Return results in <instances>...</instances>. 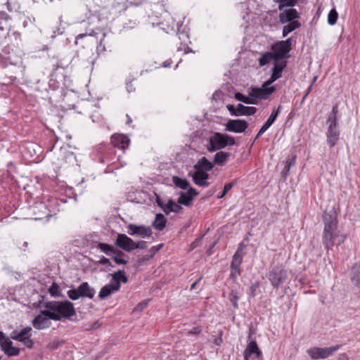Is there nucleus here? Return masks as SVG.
<instances>
[{
	"mask_svg": "<svg viewBox=\"0 0 360 360\" xmlns=\"http://www.w3.org/2000/svg\"><path fill=\"white\" fill-rule=\"evenodd\" d=\"M226 108L232 116L238 117L237 107L235 108L233 105H228Z\"/></svg>",
	"mask_w": 360,
	"mask_h": 360,
	"instance_id": "47",
	"label": "nucleus"
},
{
	"mask_svg": "<svg viewBox=\"0 0 360 360\" xmlns=\"http://www.w3.org/2000/svg\"><path fill=\"white\" fill-rule=\"evenodd\" d=\"M300 23L298 21L290 22L288 25H285L283 28V37H286L289 33L294 31L300 27Z\"/></svg>",
	"mask_w": 360,
	"mask_h": 360,
	"instance_id": "30",
	"label": "nucleus"
},
{
	"mask_svg": "<svg viewBox=\"0 0 360 360\" xmlns=\"http://www.w3.org/2000/svg\"><path fill=\"white\" fill-rule=\"evenodd\" d=\"M49 292L52 297H60L63 296L60 292L59 285L55 283H53L49 288Z\"/></svg>",
	"mask_w": 360,
	"mask_h": 360,
	"instance_id": "37",
	"label": "nucleus"
},
{
	"mask_svg": "<svg viewBox=\"0 0 360 360\" xmlns=\"http://www.w3.org/2000/svg\"><path fill=\"white\" fill-rule=\"evenodd\" d=\"M340 347V345H335L325 348L312 347L309 349L307 352L313 359H326L338 351Z\"/></svg>",
	"mask_w": 360,
	"mask_h": 360,
	"instance_id": "7",
	"label": "nucleus"
},
{
	"mask_svg": "<svg viewBox=\"0 0 360 360\" xmlns=\"http://www.w3.org/2000/svg\"><path fill=\"white\" fill-rule=\"evenodd\" d=\"M351 280L354 285L360 288V263L355 264L353 266Z\"/></svg>",
	"mask_w": 360,
	"mask_h": 360,
	"instance_id": "24",
	"label": "nucleus"
},
{
	"mask_svg": "<svg viewBox=\"0 0 360 360\" xmlns=\"http://www.w3.org/2000/svg\"><path fill=\"white\" fill-rule=\"evenodd\" d=\"M271 60H274V56L273 53L266 52L264 53L262 57L259 59V64L260 66H264L270 63Z\"/></svg>",
	"mask_w": 360,
	"mask_h": 360,
	"instance_id": "35",
	"label": "nucleus"
},
{
	"mask_svg": "<svg viewBox=\"0 0 360 360\" xmlns=\"http://www.w3.org/2000/svg\"><path fill=\"white\" fill-rule=\"evenodd\" d=\"M167 219L165 216L162 214L159 213L156 214L155 220L153 222V226L155 229L162 231L165 227Z\"/></svg>",
	"mask_w": 360,
	"mask_h": 360,
	"instance_id": "25",
	"label": "nucleus"
},
{
	"mask_svg": "<svg viewBox=\"0 0 360 360\" xmlns=\"http://www.w3.org/2000/svg\"><path fill=\"white\" fill-rule=\"evenodd\" d=\"M147 304H148V302H140L139 304H138L136 305L134 310L136 311L140 312V311H143L146 307Z\"/></svg>",
	"mask_w": 360,
	"mask_h": 360,
	"instance_id": "48",
	"label": "nucleus"
},
{
	"mask_svg": "<svg viewBox=\"0 0 360 360\" xmlns=\"http://www.w3.org/2000/svg\"><path fill=\"white\" fill-rule=\"evenodd\" d=\"M29 335H23L18 333V331L13 330L11 333V338L17 341H21L23 338H26Z\"/></svg>",
	"mask_w": 360,
	"mask_h": 360,
	"instance_id": "43",
	"label": "nucleus"
},
{
	"mask_svg": "<svg viewBox=\"0 0 360 360\" xmlns=\"http://www.w3.org/2000/svg\"><path fill=\"white\" fill-rule=\"evenodd\" d=\"M266 131L265 129H264L262 127L259 129V132L257 133L256 136V139H258L260 136H262L264 132Z\"/></svg>",
	"mask_w": 360,
	"mask_h": 360,
	"instance_id": "59",
	"label": "nucleus"
},
{
	"mask_svg": "<svg viewBox=\"0 0 360 360\" xmlns=\"http://www.w3.org/2000/svg\"><path fill=\"white\" fill-rule=\"evenodd\" d=\"M236 141L233 137L219 132H215L210 137L207 148L210 152H214L224 148L228 146H234Z\"/></svg>",
	"mask_w": 360,
	"mask_h": 360,
	"instance_id": "4",
	"label": "nucleus"
},
{
	"mask_svg": "<svg viewBox=\"0 0 360 360\" xmlns=\"http://www.w3.org/2000/svg\"><path fill=\"white\" fill-rule=\"evenodd\" d=\"M349 358L345 354H341L338 357L337 360H348Z\"/></svg>",
	"mask_w": 360,
	"mask_h": 360,
	"instance_id": "58",
	"label": "nucleus"
},
{
	"mask_svg": "<svg viewBox=\"0 0 360 360\" xmlns=\"http://www.w3.org/2000/svg\"><path fill=\"white\" fill-rule=\"evenodd\" d=\"M147 248V243L143 240H139L138 242L134 241V250L136 249H146Z\"/></svg>",
	"mask_w": 360,
	"mask_h": 360,
	"instance_id": "45",
	"label": "nucleus"
},
{
	"mask_svg": "<svg viewBox=\"0 0 360 360\" xmlns=\"http://www.w3.org/2000/svg\"><path fill=\"white\" fill-rule=\"evenodd\" d=\"M11 339V338H7L2 331H0V346L1 350L8 356H18L20 354V349L13 346Z\"/></svg>",
	"mask_w": 360,
	"mask_h": 360,
	"instance_id": "8",
	"label": "nucleus"
},
{
	"mask_svg": "<svg viewBox=\"0 0 360 360\" xmlns=\"http://www.w3.org/2000/svg\"><path fill=\"white\" fill-rule=\"evenodd\" d=\"M32 331L31 327H25L22 328L20 331H18L19 334L23 335H31L30 333Z\"/></svg>",
	"mask_w": 360,
	"mask_h": 360,
	"instance_id": "50",
	"label": "nucleus"
},
{
	"mask_svg": "<svg viewBox=\"0 0 360 360\" xmlns=\"http://www.w3.org/2000/svg\"><path fill=\"white\" fill-rule=\"evenodd\" d=\"M186 193L189 195L190 196H192V200L193 199V197L198 195V192L193 188L189 187Z\"/></svg>",
	"mask_w": 360,
	"mask_h": 360,
	"instance_id": "49",
	"label": "nucleus"
},
{
	"mask_svg": "<svg viewBox=\"0 0 360 360\" xmlns=\"http://www.w3.org/2000/svg\"><path fill=\"white\" fill-rule=\"evenodd\" d=\"M112 281L117 282L118 281L120 284L121 282L124 283H127L128 282V278L124 274V272L122 270H119L117 272H115L112 274Z\"/></svg>",
	"mask_w": 360,
	"mask_h": 360,
	"instance_id": "32",
	"label": "nucleus"
},
{
	"mask_svg": "<svg viewBox=\"0 0 360 360\" xmlns=\"http://www.w3.org/2000/svg\"><path fill=\"white\" fill-rule=\"evenodd\" d=\"M338 112V105H334L333 107L331 114L327 120V124H328V128L326 133L327 143L330 148L334 147L339 139L340 131L338 127L337 122Z\"/></svg>",
	"mask_w": 360,
	"mask_h": 360,
	"instance_id": "3",
	"label": "nucleus"
},
{
	"mask_svg": "<svg viewBox=\"0 0 360 360\" xmlns=\"http://www.w3.org/2000/svg\"><path fill=\"white\" fill-rule=\"evenodd\" d=\"M98 248L101 249L102 252L105 254L110 255L111 253L116 254L119 256L123 255V252L120 250L115 249L112 245H110L106 243H98Z\"/></svg>",
	"mask_w": 360,
	"mask_h": 360,
	"instance_id": "28",
	"label": "nucleus"
},
{
	"mask_svg": "<svg viewBox=\"0 0 360 360\" xmlns=\"http://www.w3.org/2000/svg\"><path fill=\"white\" fill-rule=\"evenodd\" d=\"M86 36V34H79V35L77 36L76 41H77L79 39H82ZM75 43L77 44V41H75Z\"/></svg>",
	"mask_w": 360,
	"mask_h": 360,
	"instance_id": "61",
	"label": "nucleus"
},
{
	"mask_svg": "<svg viewBox=\"0 0 360 360\" xmlns=\"http://www.w3.org/2000/svg\"><path fill=\"white\" fill-rule=\"evenodd\" d=\"M127 117H128L127 124H129V123L131 122V117H129L128 115H127Z\"/></svg>",
	"mask_w": 360,
	"mask_h": 360,
	"instance_id": "63",
	"label": "nucleus"
},
{
	"mask_svg": "<svg viewBox=\"0 0 360 360\" xmlns=\"http://www.w3.org/2000/svg\"><path fill=\"white\" fill-rule=\"evenodd\" d=\"M235 184H236V181H233V182L226 184L224 186V189H223L220 195H219L217 196V198L219 199H221V198H224L226 195L228 191H229L233 188V186L235 185Z\"/></svg>",
	"mask_w": 360,
	"mask_h": 360,
	"instance_id": "40",
	"label": "nucleus"
},
{
	"mask_svg": "<svg viewBox=\"0 0 360 360\" xmlns=\"http://www.w3.org/2000/svg\"><path fill=\"white\" fill-rule=\"evenodd\" d=\"M156 203L158 207H160L162 211L164 210V206L165 205V203L161 200V198L159 196H156Z\"/></svg>",
	"mask_w": 360,
	"mask_h": 360,
	"instance_id": "54",
	"label": "nucleus"
},
{
	"mask_svg": "<svg viewBox=\"0 0 360 360\" xmlns=\"http://www.w3.org/2000/svg\"><path fill=\"white\" fill-rule=\"evenodd\" d=\"M8 18V15L5 12H0V19L7 20Z\"/></svg>",
	"mask_w": 360,
	"mask_h": 360,
	"instance_id": "56",
	"label": "nucleus"
},
{
	"mask_svg": "<svg viewBox=\"0 0 360 360\" xmlns=\"http://www.w3.org/2000/svg\"><path fill=\"white\" fill-rule=\"evenodd\" d=\"M324 230L323 233V242L325 248L329 250L335 243L339 245L347 238L345 234H340L337 231V220L335 217L325 212L323 216Z\"/></svg>",
	"mask_w": 360,
	"mask_h": 360,
	"instance_id": "2",
	"label": "nucleus"
},
{
	"mask_svg": "<svg viewBox=\"0 0 360 360\" xmlns=\"http://www.w3.org/2000/svg\"><path fill=\"white\" fill-rule=\"evenodd\" d=\"M295 158H296V157L294 156L292 158H290V159L287 160L286 165L285 166V170L286 173L288 172V171L290 170V167L295 165Z\"/></svg>",
	"mask_w": 360,
	"mask_h": 360,
	"instance_id": "46",
	"label": "nucleus"
},
{
	"mask_svg": "<svg viewBox=\"0 0 360 360\" xmlns=\"http://www.w3.org/2000/svg\"><path fill=\"white\" fill-rule=\"evenodd\" d=\"M31 335H29L28 337H27L26 338H23L21 341H20V342H22L27 348H29V349H31L33 347V345H34V342L33 340L30 338Z\"/></svg>",
	"mask_w": 360,
	"mask_h": 360,
	"instance_id": "44",
	"label": "nucleus"
},
{
	"mask_svg": "<svg viewBox=\"0 0 360 360\" xmlns=\"http://www.w3.org/2000/svg\"><path fill=\"white\" fill-rule=\"evenodd\" d=\"M63 341H60L58 339H54L48 344L47 347L50 349H56L58 348L61 345H63Z\"/></svg>",
	"mask_w": 360,
	"mask_h": 360,
	"instance_id": "41",
	"label": "nucleus"
},
{
	"mask_svg": "<svg viewBox=\"0 0 360 360\" xmlns=\"http://www.w3.org/2000/svg\"><path fill=\"white\" fill-rule=\"evenodd\" d=\"M182 210L181 204L176 202L172 199H169L168 202L164 206L163 212L166 214H169L170 212L179 213Z\"/></svg>",
	"mask_w": 360,
	"mask_h": 360,
	"instance_id": "21",
	"label": "nucleus"
},
{
	"mask_svg": "<svg viewBox=\"0 0 360 360\" xmlns=\"http://www.w3.org/2000/svg\"><path fill=\"white\" fill-rule=\"evenodd\" d=\"M285 67V63H278V61L276 62L272 68V74H276V77L281 78L282 76L283 70L284 69Z\"/></svg>",
	"mask_w": 360,
	"mask_h": 360,
	"instance_id": "36",
	"label": "nucleus"
},
{
	"mask_svg": "<svg viewBox=\"0 0 360 360\" xmlns=\"http://www.w3.org/2000/svg\"><path fill=\"white\" fill-rule=\"evenodd\" d=\"M239 293L236 290H232L229 294V300L235 309L238 308V301L239 300Z\"/></svg>",
	"mask_w": 360,
	"mask_h": 360,
	"instance_id": "38",
	"label": "nucleus"
},
{
	"mask_svg": "<svg viewBox=\"0 0 360 360\" xmlns=\"http://www.w3.org/2000/svg\"><path fill=\"white\" fill-rule=\"evenodd\" d=\"M248 123L242 120H229L226 124V130L234 133H242L248 128Z\"/></svg>",
	"mask_w": 360,
	"mask_h": 360,
	"instance_id": "12",
	"label": "nucleus"
},
{
	"mask_svg": "<svg viewBox=\"0 0 360 360\" xmlns=\"http://www.w3.org/2000/svg\"><path fill=\"white\" fill-rule=\"evenodd\" d=\"M238 117L243 115H252L257 112L255 107L245 106L243 104H238L237 105Z\"/></svg>",
	"mask_w": 360,
	"mask_h": 360,
	"instance_id": "23",
	"label": "nucleus"
},
{
	"mask_svg": "<svg viewBox=\"0 0 360 360\" xmlns=\"http://www.w3.org/2000/svg\"><path fill=\"white\" fill-rule=\"evenodd\" d=\"M67 294L69 298L71 299L72 300H77L80 297V295L79 293V291H77V288L69 290L67 292Z\"/></svg>",
	"mask_w": 360,
	"mask_h": 360,
	"instance_id": "42",
	"label": "nucleus"
},
{
	"mask_svg": "<svg viewBox=\"0 0 360 360\" xmlns=\"http://www.w3.org/2000/svg\"><path fill=\"white\" fill-rule=\"evenodd\" d=\"M311 87H312V84L309 86L307 91V93L305 94V95L304 96L303 98L304 99L309 94V93L310 92L311 89Z\"/></svg>",
	"mask_w": 360,
	"mask_h": 360,
	"instance_id": "62",
	"label": "nucleus"
},
{
	"mask_svg": "<svg viewBox=\"0 0 360 360\" xmlns=\"http://www.w3.org/2000/svg\"><path fill=\"white\" fill-rule=\"evenodd\" d=\"M77 291L82 297H88L92 299L95 295V290L91 288L87 282H83L77 288Z\"/></svg>",
	"mask_w": 360,
	"mask_h": 360,
	"instance_id": "20",
	"label": "nucleus"
},
{
	"mask_svg": "<svg viewBox=\"0 0 360 360\" xmlns=\"http://www.w3.org/2000/svg\"><path fill=\"white\" fill-rule=\"evenodd\" d=\"M292 39L288 38L285 41H281L272 46L274 61L277 62L288 56L291 49Z\"/></svg>",
	"mask_w": 360,
	"mask_h": 360,
	"instance_id": "5",
	"label": "nucleus"
},
{
	"mask_svg": "<svg viewBox=\"0 0 360 360\" xmlns=\"http://www.w3.org/2000/svg\"><path fill=\"white\" fill-rule=\"evenodd\" d=\"M127 229V233L130 236H138L143 238L150 237L153 233L150 227L133 224H129Z\"/></svg>",
	"mask_w": 360,
	"mask_h": 360,
	"instance_id": "10",
	"label": "nucleus"
},
{
	"mask_svg": "<svg viewBox=\"0 0 360 360\" xmlns=\"http://www.w3.org/2000/svg\"><path fill=\"white\" fill-rule=\"evenodd\" d=\"M338 17V13L335 8L330 10L328 15V22L330 25L336 23Z\"/></svg>",
	"mask_w": 360,
	"mask_h": 360,
	"instance_id": "39",
	"label": "nucleus"
},
{
	"mask_svg": "<svg viewBox=\"0 0 360 360\" xmlns=\"http://www.w3.org/2000/svg\"><path fill=\"white\" fill-rule=\"evenodd\" d=\"M99 263L103 265L110 264V260L105 257L101 258Z\"/></svg>",
	"mask_w": 360,
	"mask_h": 360,
	"instance_id": "55",
	"label": "nucleus"
},
{
	"mask_svg": "<svg viewBox=\"0 0 360 360\" xmlns=\"http://www.w3.org/2000/svg\"><path fill=\"white\" fill-rule=\"evenodd\" d=\"M200 328L199 327H195L192 330L190 331L191 334H198L200 333Z\"/></svg>",
	"mask_w": 360,
	"mask_h": 360,
	"instance_id": "57",
	"label": "nucleus"
},
{
	"mask_svg": "<svg viewBox=\"0 0 360 360\" xmlns=\"http://www.w3.org/2000/svg\"><path fill=\"white\" fill-rule=\"evenodd\" d=\"M201 277L199 278L197 281H195L191 285V290H193L195 288L196 285L199 283V281L201 280Z\"/></svg>",
	"mask_w": 360,
	"mask_h": 360,
	"instance_id": "60",
	"label": "nucleus"
},
{
	"mask_svg": "<svg viewBox=\"0 0 360 360\" xmlns=\"http://www.w3.org/2000/svg\"><path fill=\"white\" fill-rule=\"evenodd\" d=\"M111 141L115 147L123 150L128 148L130 143L129 139L123 134H115L112 136Z\"/></svg>",
	"mask_w": 360,
	"mask_h": 360,
	"instance_id": "18",
	"label": "nucleus"
},
{
	"mask_svg": "<svg viewBox=\"0 0 360 360\" xmlns=\"http://www.w3.org/2000/svg\"><path fill=\"white\" fill-rule=\"evenodd\" d=\"M172 182L176 187L181 189L185 190L189 187V182L186 179H181L177 176L172 177Z\"/></svg>",
	"mask_w": 360,
	"mask_h": 360,
	"instance_id": "31",
	"label": "nucleus"
},
{
	"mask_svg": "<svg viewBox=\"0 0 360 360\" xmlns=\"http://www.w3.org/2000/svg\"><path fill=\"white\" fill-rule=\"evenodd\" d=\"M44 307L46 308L44 314L53 321L70 319L76 314L74 304L68 300L46 302Z\"/></svg>",
	"mask_w": 360,
	"mask_h": 360,
	"instance_id": "1",
	"label": "nucleus"
},
{
	"mask_svg": "<svg viewBox=\"0 0 360 360\" xmlns=\"http://www.w3.org/2000/svg\"><path fill=\"white\" fill-rule=\"evenodd\" d=\"M257 88H252L249 93L248 96H245L240 92H237L234 95V98L239 101H241L245 104H257V99H260V97H257V95L259 94L256 92Z\"/></svg>",
	"mask_w": 360,
	"mask_h": 360,
	"instance_id": "13",
	"label": "nucleus"
},
{
	"mask_svg": "<svg viewBox=\"0 0 360 360\" xmlns=\"http://www.w3.org/2000/svg\"><path fill=\"white\" fill-rule=\"evenodd\" d=\"M279 79L276 77V75L271 74L270 78L266 81L260 88L257 89L256 92L259 94H258L257 95V97H260V100L266 99L269 98V96L275 91L276 88L275 86H270V85L274 83L276 80Z\"/></svg>",
	"mask_w": 360,
	"mask_h": 360,
	"instance_id": "9",
	"label": "nucleus"
},
{
	"mask_svg": "<svg viewBox=\"0 0 360 360\" xmlns=\"http://www.w3.org/2000/svg\"><path fill=\"white\" fill-rule=\"evenodd\" d=\"M243 247L241 245L238 248L237 251L235 252V254L233 257L232 262H231V268L240 267V265L243 260Z\"/></svg>",
	"mask_w": 360,
	"mask_h": 360,
	"instance_id": "26",
	"label": "nucleus"
},
{
	"mask_svg": "<svg viewBox=\"0 0 360 360\" xmlns=\"http://www.w3.org/2000/svg\"><path fill=\"white\" fill-rule=\"evenodd\" d=\"M46 311L45 310H42L40 314L35 316V318L32 321V325L34 328L37 330H43L50 327L51 320L47 315L44 314Z\"/></svg>",
	"mask_w": 360,
	"mask_h": 360,
	"instance_id": "14",
	"label": "nucleus"
},
{
	"mask_svg": "<svg viewBox=\"0 0 360 360\" xmlns=\"http://www.w3.org/2000/svg\"><path fill=\"white\" fill-rule=\"evenodd\" d=\"M163 246V244H160L158 246H153L151 248L150 251L152 252L151 257H153L157 252H158L162 247Z\"/></svg>",
	"mask_w": 360,
	"mask_h": 360,
	"instance_id": "52",
	"label": "nucleus"
},
{
	"mask_svg": "<svg viewBox=\"0 0 360 360\" xmlns=\"http://www.w3.org/2000/svg\"><path fill=\"white\" fill-rule=\"evenodd\" d=\"M113 259L115 260V262L117 263V264H126L127 263V261L125 260V259H123L120 257H119L118 256H115L113 257Z\"/></svg>",
	"mask_w": 360,
	"mask_h": 360,
	"instance_id": "53",
	"label": "nucleus"
},
{
	"mask_svg": "<svg viewBox=\"0 0 360 360\" xmlns=\"http://www.w3.org/2000/svg\"><path fill=\"white\" fill-rule=\"evenodd\" d=\"M192 178L194 183L201 187H207L209 186L207 179L209 174L205 171L196 170L193 174Z\"/></svg>",
	"mask_w": 360,
	"mask_h": 360,
	"instance_id": "17",
	"label": "nucleus"
},
{
	"mask_svg": "<svg viewBox=\"0 0 360 360\" xmlns=\"http://www.w3.org/2000/svg\"><path fill=\"white\" fill-rule=\"evenodd\" d=\"M317 77H314L313 78L312 84L314 83L316 81Z\"/></svg>",
	"mask_w": 360,
	"mask_h": 360,
	"instance_id": "64",
	"label": "nucleus"
},
{
	"mask_svg": "<svg viewBox=\"0 0 360 360\" xmlns=\"http://www.w3.org/2000/svg\"><path fill=\"white\" fill-rule=\"evenodd\" d=\"M229 156L230 154L226 152H217L214 155V162L215 164L224 165L227 162Z\"/></svg>",
	"mask_w": 360,
	"mask_h": 360,
	"instance_id": "29",
	"label": "nucleus"
},
{
	"mask_svg": "<svg viewBox=\"0 0 360 360\" xmlns=\"http://www.w3.org/2000/svg\"><path fill=\"white\" fill-rule=\"evenodd\" d=\"M255 354L257 358L262 356V352L259 350L258 345L255 341H251L244 351V359L249 360L251 355Z\"/></svg>",
	"mask_w": 360,
	"mask_h": 360,
	"instance_id": "19",
	"label": "nucleus"
},
{
	"mask_svg": "<svg viewBox=\"0 0 360 360\" xmlns=\"http://www.w3.org/2000/svg\"><path fill=\"white\" fill-rule=\"evenodd\" d=\"M115 244L127 252H131L134 250V241L124 233L117 234Z\"/></svg>",
	"mask_w": 360,
	"mask_h": 360,
	"instance_id": "11",
	"label": "nucleus"
},
{
	"mask_svg": "<svg viewBox=\"0 0 360 360\" xmlns=\"http://www.w3.org/2000/svg\"><path fill=\"white\" fill-rule=\"evenodd\" d=\"M300 15L295 8H288L281 11L279 14V20L281 23L285 24L299 18Z\"/></svg>",
	"mask_w": 360,
	"mask_h": 360,
	"instance_id": "16",
	"label": "nucleus"
},
{
	"mask_svg": "<svg viewBox=\"0 0 360 360\" xmlns=\"http://www.w3.org/2000/svg\"><path fill=\"white\" fill-rule=\"evenodd\" d=\"M178 202L181 205L189 207L192 204V196H190L184 192L180 193V196L178 200Z\"/></svg>",
	"mask_w": 360,
	"mask_h": 360,
	"instance_id": "34",
	"label": "nucleus"
},
{
	"mask_svg": "<svg viewBox=\"0 0 360 360\" xmlns=\"http://www.w3.org/2000/svg\"><path fill=\"white\" fill-rule=\"evenodd\" d=\"M274 1L278 4L280 11H283L284 7H292L297 3V0H274Z\"/></svg>",
	"mask_w": 360,
	"mask_h": 360,
	"instance_id": "33",
	"label": "nucleus"
},
{
	"mask_svg": "<svg viewBox=\"0 0 360 360\" xmlns=\"http://www.w3.org/2000/svg\"><path fill=\"white\" fill-rule=\"evenodd\" d=\"M240 274V267L231 268V276L236 278Z\"/></svg>",
	"mask_w": 360,
	"mask_h": 360,
	"instance_id": "51",
	"label": "nucleus"
},
{
	"mask_svg": "<svg viewBox=\"0 0 360 360\" xmlns=\"http://www.w3.org/2000/svg\"><path fill=\"white\" fill-rule=\"evenodd\" d=\"M196 170L205 171L207 172L212 169L213 164L210 162L205 157L200 158L194 166Z\"/></svg>",
	"mask_w": 360,
	"mask_h": 360,
	"instance_id": "22",
	"label": "nucleus"
},
{
	"mask_svg": "<svg viewBox=\"0 0 360 360\" xmlns=\"http://www.w3.org/2000/svg\"><path fill=\"white\" fill-rule=\"evenodd\" d=\"M281 106L279 105L276 110H273L268 120L262 127L266 131L273 124V123L277 119V117L281 112Z\"/></svg>",
	"mask_w": 360,
	"mask_h": 360,
	"instance_id": "27",
	"label": "nucleus"
},
{
	"mask_svg": "<svg viewBox=\"0 0 360 360\" xmlns=\"http://www.w3.org/2000/svg\"><path fill=\"white\" fill-rule=\"evenodd\" d=\"M121 284L118 281H111L110 283L104 285L100 290L98 297L100 299L103 300L108 296L112 295L120 289Z\"/></svg>",
	"mask_w": 360,
	"mask_h": 360,
	"instance_id": "15",
	"label": "nucleus"
},
{
	"mask_svg": "<svg viewBox=\"0 0 360 360\" xmlns=\"http://www.w3.org/2000/svg\"><path fill=\"white\" fill-rule=\"evenodd\" d=\"M287 278V271L282 266H274L268 274L271 285L278 288Z\"/></svg>",
	"mask_w": 360,
	"mask_h": 360,
	"instance_id": "6",
	"label": "nucleus"
}]
</instances>
